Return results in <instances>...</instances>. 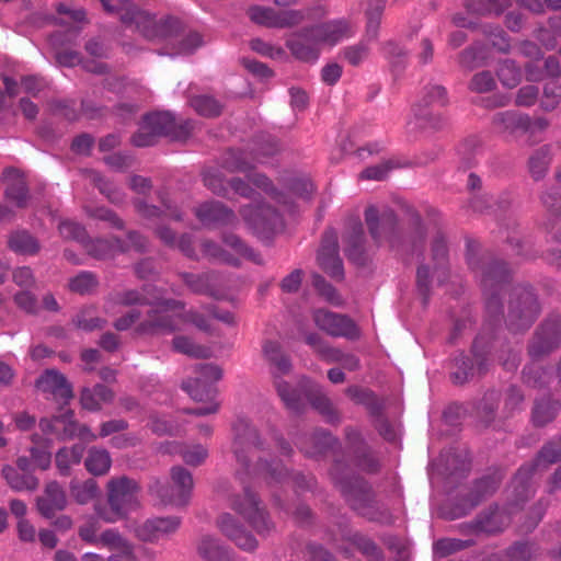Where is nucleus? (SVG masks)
Instances as JSON below:
<instances>
[{"label": "nucleus", "mask_w": 561, "mask_h": 561, "mask_svg": "<svg viewBox=\"0 0 561 561\" xmlns=\"http://www.w3.org/2000/svg\"><path fill=\"white\" fill-rule=\"evenodd\" d=\"M404 210L407 218L401 222L391 208L379 213L375 206H369L365 209V222L377 244L385 240L391 251L409 257L422 251L427 229L420 213L413 206L405 205Z\"/></svg>", "instance_id": "nucleus-1"}, {"label": "nucleus", "mask_w": 561, "mask_h": 561, "mask_svg": "<svg viewBox=\"0 0 561 561\" xmlns=\"http://www.w3.org/2000/svg\"><path fill=\"white\" fill-rule=\"evenodd\" d=\"M329 477L345 504L357 516L382 526L393 524L391 511L378 500L373 484L363 476L353 472L344 459H334Z\"/></svg>", "instance_id": "nucleus-2"}, {"label": "nucleus", "mask_w": 561, "mask_h": 561, "mask_svg": "<svg viewBox=\"0 0 561 561\" xmlns=\"http://www.w3.org/2000/svg\"><path fill=\"white\" fill-rule=\"evenodd\" d=\"M504 310L499 319L485 312V320L481 331L472 342L471 354L481 374L489 371L492 355L496 356L500 365L505 370L511 371L518 367L519 357L517 353L513 351L507 337L504 335L502 328Z\"/></svg>", "instance_id": "nucleus-3"}, {"label": "nucleus", "mask_w": 561, "mask_h": 561, "mask_svg": "<svg viewBox=\"0 0 561 561\" xmlns=\"http://www.w3.org/2000/svg\"><path fill=\"white\" fill-rule=\"evenodd\" d=\"M353 35L345 20H334L304 27L286 39V47L299 61L314 64L320 57L321 44L331 46Z\"/></svg>", "instance_id": "nucleus-4"}, {"label": "nucleus", "mask_w": 561, "mask_h": 561, "mask_svg": "<svg viewBox=\"0 0 561 561\" xmlns=\"http://www.w3.org/2000/svg\"><path fill=\"white\" fill-rule=\"evenodd\" d=\"M99 1L107 13H118L121 22L126 27L139 32L147 39L174 37L183 30L182 22L178 18L168 16L157 21L153 15L129 1H124L118 7L112 5L110 0Z\"/></svg>", "instance_id": "nucleus-5"}, {"label": "nucleus", "mask_w": 561, "mask_h": 561, "mask_svg": "<svg viewBox=\"0 0 561 561\" xmlns=\"http://www.w3.org/2000/svg\"><path fill=\"white\" fill-rule=\"evenodd\" d=\"M106 504H95L96 516L105 523L126 519L128 515L140 508L139 494L141 486L133 478L119 476L111 478L105 485Z\"/></svg>", "instance_id": "nucleus-6"}, {"label": "nucleus", "mask_w": 561, "mask_h": 561, "mask_svg": "<svg viewBox=\"0 0 561 561\" xmlns=\"http://www.w3.org/2000/svg\"><path fill=\"white\" fill-rule=\"evenodd\" d=\"M473 272L480 276L485 312L499 319L504 310L502 293L512 282V270L505 261L494 255H485L482 264Z\"/></svg>", "instance_id": "nucleus-7"}, {"label": "nucleus", "mask_w": 561, "mask_h": 561, "mask_svg": "<svg viewBox=\"0 0 561 561\" xmlns=\"http://www.w3.org/2000/svg\"><path fill=\"white\" fill-rule=\"evenodd\" d=\"M541 313L535 288L528 284L513 287L507 304L505 324L512 333L526 332Z\"/></svg>", "instance_id": "nucleus-8"}, {"label": "nucleus", "mask_w": 561, "mask_h": 561, "mask_svg": "<svg viewBox=\"0 0 561 561\" xmlns=\"http://www.w3.org/2000/svg\"><path fill=\"white\" fill-rule=\"evenodd\" d=\"M173 485H169L158 478H151L148 484L150 495L158 497L165 505L176 507L187 505L194 486L192 473L180 466L170 471Z\"/></svg>", "instance_id": "nucleus-9"}, {"label": "nucleus", "mask_w": 561, "mask_h": 561, "mask_svg": "<svg viewBox=\"0 0 561 561\" xmlns=\"http://www.w3.org/2000/svg\"><path fill=\"white\" fill-rule=\"evenodd\" d=\"M230 506L249 523L257 535L267 536L275 529L268 513L261 506L260 497L250 486L243 488L242 495H232Z\"/></svg>", "instance_id": "nucleus-10"}, {"label": "nucleus", "mask_w": 561, "mask_h": 561, "mask_svg": "<svg viewBox=\"0 0 561 561\" xmlns=\"http://www.w3.org/2000/svg\"><path fill=\"white\" fill-rule=\"evenodd\" d=\"M561 345V314L549 313L536 328L527 344V354L539 360Z\"/></svg>", "instance_id": "nucleus-11"}, {"label": "nucleus", "mask_w": 561, "mask_h": 561, "mask_svg": "<svg viewBox=\"0 0 561 561\" xmlns=\"http://www.w3.org/2000/svg\"><path fill=\"white\" fill-rule=\"evenodd\" d=\"M502 482V476L497 472L488 473L474 480L469 493L459 499L450 512L444 514L446 519H457L466 516L483 501L492 496Z\"/></svg>", "instance_id": "nucleus-12"}, {"label": "nucleus", "mask_w": 561, "mask_h": 561, "mask_svg": "<svg viewBox=\"0 0 561 561\" xmlns=\"http://www.w3.org/2000/svg\"><path fill=\"white\" fill-rule=\"evenodd\" d=\"M145 128L153 130L159 137H168L172 141H186L194 129L193 119L176 121L168 111L144 115Z\"/></svg>", "instance_id": "nucleus-13"}, {"label": "nucleus", "mask_w": 561, "mask_h": 561, "mask_svg": "<svg viewBox=\"0 0 561 561\" xmlns=\"http://www.w3.org/2000/svg\"><path fill=\"white\" fill-rule=\"evenodd\" d=\"M346 438V450L351 462L360 471L368 474H376L381 470V462L375 450L363 438L362 434L354 427L347 426L344 430Z\"/></svg>", "instance_id": "nucleus-14"}, {"label": "nucleus", "mask_w": 561, "mask_h": 561, "mask_svg": "<svg viewBox=\"0 0 561 561\" xmlns=\"http://www.w3.org/2000/svg\"><path fill=\"white\" fill-rule=\"evenodd\" d=\"M317 260L323 272L331 278L337 282L344 279V266L339 254L337 232L334 228L324 230Z\"/></svg>", "instance_id": "nucleus-15"}, {"label": "nucleus", "mask_w": 561, "mask_h": 561, "mask_svg": "<svg viewBox=\"0 0 561 561\" xmlns=\"http://www.w3.org/2000/svg\"><path fill=\"white\" fill-rule=\"evenodd\" d=\"M233 431L232 453L237 461L248 470L251 465V450L253 448L264 450V442L261 439L257 428L248 422L239 421L234 424Z\"/></svg>", "instance_id": "nucleus-16"}, {"label": "nucleus", "mask_w": 561, "mask_h": 561, "mask_svg": "<svg viewBox=\"0 0 561 561\" xmlns=\"http://www.w3.org/2000/svg\"><path fill=\"white\" fill-rule=\"evenodd\" d=\"M344 253L347 260L358 267H365L371 261L366 247V237L362 221L351 219L343 233Z\"/></svg>", "instance_id": "nucleus-17"}, {"label": "nucleus", "mask_w": 561, "mask_h": 561, "mask_svg": "<svg viewBox=\"0 0 561 561\" xmlns=\"http://www.w3.org/2000/svg\"><path fill=\"white\" fill-rule=\"evenodd\" d=\"M296 445L308 458L318 459L332 451L333 460L335 458L344 459L339 439L323 428L316 430L310 437L299 438Z\"/></svg>", "instance_id": "nucleus-18"}, {"label": "nucleus", "mask_w": 561, "mask_h": 561, "mask_svg": "<svg viewBox=\"0 0 561 561\" xmlns=\"http://www.w3.org/2000/svg\"><path fill=\"white\" fill-rule=\"evenodd\" d=\"M316 325L331 336H342L348 340L359 337V329L347 316L319 309L313 313Z\"/></svg>", "instance_id": "nucleus-19"}, {"label": "nucleus", "mask_w": 561, "mask_h": 561, "mask_svg": "<svg viewBox=\"0 0 561 561\" xmlns=\"http://www.w3.org/2000/svg\"><path fill=\"white\" fill-rule=\"evenodd\" d=\"M437 471L446 479H462L471 469V460L466 448L444 449L436 461Z\"/></svg>", "instance_id": "nucleus-20"}, {"label": "nucleus", "mask_w": 561, "mask_h": 561, "mask_svg": "<svg viewBox=\"0 0 561 561\" xmlns=\"http://www.w3.org/2000/svg\"><path fill=\"white\" fill-rule=\"evenodd\" d=\"M181 523L179 516L149 518L135 529V535L140 541L154 543L175 534Z\"/></svg>", "instance_id": "nucleus-21"}, {"label": "nucleus", "mask_w": 561, "mask_h": 561, "mask_svg": "<svg viewBox=\"0 0 561 561\" xmlns=\"http://www.w3.org/2000/svg\"><path fill=\"white\" fill-rule=\"evenodd\" d=\"M241 214L245 221L259 233H268L282 225L279 211L265 203H260L254 207H244Z\"/></svg>", "instance_id": "nucleus-22"}, {"label": "nucleus", "mask_w": 561, "mask_h": 561, "mask_svg": "<svg viewBox=\"0 0 561 561\" xmlns=\"http://www.w3.org/2000/svg\"><path fill=\"white\" fill-rule=\"evenodd\" d=\"M220 531L240 549L253 551L257 548V540L231 514H221L216 522Z\"/></svg>", "instance_id": "nucleus-23"}, {"label": "nucleus", "mask_w": 561, "mask_h": 561, "mask_svg": "<svg viewBox=\"0 0 561 561\" xmlns=\"http://www.w3.org/2000/svg\"><path fill=\"white\" fill-rule=\"evenodd\" d=\"M220 531L240 549L253 551L257 548V540L231 514H221L216 522Z\"/></svg>", "instance_id": "nucleus-24"}, {"label": "nucleus", "mask_w": 561, "mask_h": 561, "mask_svg": "<svg viewBox=\"0 0 561 561\" xmlns=\"http://www.w3.org/2000/svg\"><path fill=\"white\" fill-rule=\"evenodd\" d=\"M35 387L42 392L50 393L68 404L75 397L72 385L66 376L56 369H46L35 381Z\"/></svg>", "instance_id": "nucleus-25"}, {"label": "nucleus", "mask_w": 561, "mask_h": 561, "mask_svg": "<svg viewBox=\"0 0 561 561\" xmlns=\"http://www.w3.org/2000/svg\"><path fill=\"white\" fill-rule=\"evenodd\" d=\"M536 471L535 463H527L522 466L514 476L513 479V495L508 502V511L513 513L515 508L522 507L527 501H529L535 493L531 486V478Z\"/></svg>", "instance_id": "nucleus-26"}, {"label": "nucleus", "mask_w": 561, "mask_h": 561, "mask_svg": "<svg viewBox=\"0 0 561 561\" xmlns=\"http://www.w3.org/2000/svg\"><path fill=\"white\" fill-rule=\"evenodd\" d=\"M67 506L66 492L57 481L48 482L43 494L36 500L38 513L45 518H53L57 512Z\"/></svg>", "instance_id": "nucleus-27"}, {"label": "nucleus", "mask_w": 561, "mask_h": 561, "mask_svg": "<svg viewBox=\"0 0 561 561\" xmlns=\"http://www.w3.org/2000/svg\"><path fill=\"white\" fill-rule=\"evenodd\" d=\"M561 410V402L551 394L536 398L533 402L530 422L534 427L541 428L552 423Z\"/></svg>", "instance_id": "nucleus-28"}, {"label": "nucleus", "mask_w": 561, "mask_h": 561, "mask_svg": "<svg viewBox=\"0 0 561 561\" xmlns=\"http://www.w3.org/2000/svg\"><path fill=\"white\" fill-rule=\"evenodd\" d=\"M306 397L310 405L323 417L328 424L339 425L341 423V413L319 386L311 385L306 390Z\"/></svg>", "instance_id": "nucleus-29"}, {"label": "nucleus", "mask_w": 561, "mask_h": 561, "mask_svg": "<svg viewBox=\"0 0 561 561\" xmlns=\"http://www.w3.org/2000/svg\"><path fill=\"white\" fill-rule=\"evenodd\" d=\"M195 215L204 225H229L236 220L234 211L219 201L203 203Z\"/></svg>", "instance_id": "nucleus-30"}, {"label": "nucleus", "mask_w": 561, "mask_h": 561, "mask_svg": "<svg viewBox=\"0 0 561 561\" xmlns=\"http://www.w3.org/2000/svg\"><path fill=\"white\" fill-rule=\"evenodd\" d=\"M341 534L344 540H347L353 546H355L357 550L366 558H368L370 561H383L382 550L368 536L359 531H353L348 527L347 523L341 529Z\"/></svg>", "instance_id": "nucleus-31"}, {"label": "nucleus", "mask_w": 561, "mask_h": 561, "mask_svg": "<svg viewBox=\"0 0 561 561\" xmlns=\"http://www.w3.org/2000/svg\"><path fill=\"white\" fill-rule=\"evenodd\" d=\"M493 126L501 133L515 134L531 130V118L526 114L506 111L494 114Z\"/></svg>", "instance_id": "nucleus-32"}, {"label": "nucleus", "mask_w": 561, "mask_h": 561, "mask_svg": "<svg viewBox=\"0 0 561 561\" xmlns=\"http://www.w3.org/2000/svg\"><path fill=\"white\" fill-rule=\"evenodd\" d=\"M7 247L19 255H36L41 251L38 239L26 229H16L8 234Z\"/></svg>", "instance_id": "nucleus-33"}, {"label": "nucleus", "mask_w": 561, "mask_h": 561, "mask_svg": "<svg viewBox=\"0 0 561 561\" xmlns=\"http://www.w3.org/2000/svg\"><path fill=\"white\" fill-rule=\"evenodd\" d=\"M431 261L435 271H440L444 279L448 277L449 247L446 233L438 229L430 243Z\"/></svg>", "instance_id": "nucleus-34"}, {"label": "nucleus", "mask_w": 561, "mask_h": 561, "mask_svg": "<svg viewBox=\"0 0 561 561\" xmlns=\"http://www.w3.org/2000/svg\"><path fill=\"white\" fill-rule=\"evenodd\" d=\"M175 323L171 316L157 309H150L147 319L136 327V332L141 335H154L160 332H173Z\"/></svg>", "instance_id": "nucleus-35"}, {"label": "nucleus", "mask_w": 561, "mask_h": 561, "mask_svg": "<svg viewBox=\"0 0 561 561\" xmlns=\"http://www.w3.org/2000/svg\"><path fill=\"white\" fill-rule=\"evenodd\" d=\"M188 105L202 117L217 118L225 110V103L211 94L201 93L187 96Z\"/></svg>", "instance_id": "nucleus-36"}, {"label": "nucleus", "mask_w": 561, "mask_h": 561, "mask_svg": "<svg viewBox=\"0 0 561 561\" xmlns=\"http://www.w3.org/2000/svg\"><path fill=\"white\" fill-rule=\"evenodd\" d=\"M455 370L450 374V379L455 385H465L466 382L472 380L474 376H484L485 374H481L478 370V364L472 356V358L465 353H460L455 356L454 360Z\"/></svg>", "instance_id": "nucleus-37"}, {"label": "nucleus", "mask_w": 561, "mask_h": 561, "mask_svg": "<svg viewBox=\"0 0 561 561\" xmlns=\"http://www.w3.org/2000/svg\"><path fill=\"white\" fill-rule=\"evenodd\" d=\"M15 467L4 465L1 469V477L7 484L14 491H35L39 481L33 473H20Z\"/></svg>", "instance_id": "nucleus-38"}, {"label": "nucleus", "mask_w": 561, "mask_h": 561, "mask_svg": "<svg viewBox=\"0 0 561 561\" xmlns=\"http://www.w3.org/2000/svg\"><path fill=\"white\" fill-rule=\"evenodd\" d=\"M198 554L206 561H233L228 548L222 546L219 539L209 535L201 538L197 545Z\"/></svg>", "instance_id": "nucleus-39"}, {"label": "nucleus", "mask_w": 561, "mask_h": 561, "mask_svg": "<svg viewBox=\"0 0 561 561\" xmlns=\"http://www.w3.org/2000/svg\"><path fill=\"white\" fill-rule=\"evenodd\" d=\"M500 400V391L490 389L485 391L483 397L476 403V415L484 426H490L495 420Z\"/></svg>", "instance_id": "nucleus-40"}, {"label": "nucleus", "mask_w": 561, "mask_h": 561, "mask_svg": "<svg viewBox=\"0 0 561 561\" xmlns=\"http://www.w3.org/2000/svg\"><path fill=\"white\" fill-rule=\"evenodd\" d=\"M255 471L260 474L267 484H280L289 479L287 468L276 460H267L259 458L255 465Z\"/></svg>", "instance_id": "nucleus-41"}, {"label": "nucleus", "mask_w": 561, "mask_h": 561, "mask_svg": "<svg viewBox=\"0 0 561 561\" xmlns=\"http://www.w3.org/2000/svg\"><path fill=\"white\" fill-rule=\"evenodd\" d=\"M84 467L94 477L107 474L112 467L110 453L104 448L91 447L84 459Z\"/></svg>", "instance_id": "nucleus-42"}, {"label": "nucleus", "mask_w": 561, "mask_h": 561, "mask_svg": "<svg viewBox=\"0 0 561 561\" xmlns=\"http://www.w3.org/2000/svg\"><path fill=\"white\" fill-rule=\"evenodd\" d=\"M511 5V0H467L463 3L469 14L478 16L501 15Z\"/></svg>", "instance_id": "nucleus-43"}, {"label": "nucleus", "mask_w": 561, "mask_h": 561, "mask_svg": "<svg viewBox=\"0 0 561 561\" xmlns=\"http://www.w3.org/2000/svg\"><path fill=\"white\" fill-rule=\"evenodd\" d=\"M552 161L551 146L543 145L536 149L528 159V171L535 181L542 180Z\"/></svg>", "instance_id": "nucleus-44"}, {"label": "nucleus", "mask_w": 561, "mask_h": 561, "mask_svg": "<svg viewBox=\"0 0 561 561\" xmlns=\"http://www.w3.org/2000/svg\"><path fill=\"white\" fill-rule=\"evenodd\" d=\"M69 491L73 500L80 505L88 504L100 495L99 484L93 478H89L85 481L72 479L69 484Z\"/></svg>", "instance_id": "nucleus-45"}, {"label": "nucleus", "mask_w": 561, "mask_h": 561, "mask_svg": "<svg viewBox=\"0 0 561 561\" xmlns=\"http://www.w3.org/2000/svg\"><path fill=\"white\" fill-rule=\"evenodd\" d=\"M448 104V93L444 85L428 83L422 89L420 100L414 104L417 107H444Z\"/></svg>", "instance_id": "nucleus-46"}, {"label": "nucleus", "mask_w": 561, "mask_h": 561, "mask_svg": "<svg viewBox=\"0 0 561 561\" xmlns=\"http://www.w3.org/2000/svg\"><path fill=\"white\" fill-rule=\"evenodd\" d=\"M488 49L481 42H474L458 54V64L466 70H473L484 64Z\"/></svg>", "instance_id": "nucleus-47"}, {"label": "nucleus", "mask_w": 561, "mask_h": 561, "mask_svg": "<svg viewBox=\"0 0 561 561\" xmlns=\"http://www.w3.org/2000/svg\"><path fill=\"white\" fill-rule=\"evenodd\" d=\"M220 165L230 173H249L254 165L244 157V152L239 149L229 148L220 158Z\"/></svg>", "instance_id": "nucleus-48"}, {"label": "nucleus", "mask_w": 561, "mask_h": 561, "mask_svg": "<svg viewBox=\"0 0 561 561\" xmlns=\"http://www.w3.org/2000/svg\"><path fill=\"white\" fill-rule=\"evenodd\" d=\"M263 352L266 359L273 365L280 375H287L291 370V360L288 355L282 351L278 342L266 341L263 345Z\"/></svg>", "instance_id": "nucleus-49"}, {"label": "nucleus", "mask_w": 561, "mask_h": 561, "mask_svg": "<svg viewBox=\"0 0 561 561\" xmlns=\"http://www.w3.org/2000/svg\"><path fill=\"white\" fill-rule=\"evenodd\" d=\"M183 283L194 293L198 295H208L214 296L213 290V280L215 279V274L211 272L193 274L183 272L180 274Z\"/></svg>", "instance_id": "nucleus-50"}, {"label": "nucleus", "mask_w": 561, "mask_h": 561, "mask_svg": "<svg viewBox=\"0 0 561 561\" xmlns=\"http://www.w3.org/2000/svg\"><path fill=\"white\" fill-rule=\"evenodd\" d=\"M275 388L288 410L296 414H300L305 411L306 404L300 393L296 389H293L287 381L276 377Z\"/></svg>", "instance_id": "nucleus-51"}, {"label": "nucleus", "mask_w": 561, "mask_h": 561, "mask_svg": "<svg viewBox=\"0 0 561 561\" xmlns=\"http://www.w3.org/2000/svg\"><path fill=\"white\" fill-rule=\"evenodd\" d=\"M550 378L549 368L534 363L525 365L522 370L523 382L530 388L543 389L550 383Z\"/></svg>", "instance_id": "nucleus-52"}, {"label": "nucleus", "mask_w": 561, "mask_h": 561, "mask_svg": "<svg viewBox=\"0 0 561 561\" xmlns=\"http://www.w3.org/2000/svg\"><path fill=\"white\" fill-rule=\"evenodd\" d=\"M182 389L185 390L193 400L198 402L213 400L217 393L215 386L203 378H193L184 381Z\"/></svg>", "instance_id": "nucleus-53"}, {"label": "nucleus", "mask_w": 561, "mask_h": 561, "mask_svg": "<svg viewBox=\"0 0 561 561\" xmlns=\"http://www.w3.org/2000/svg\"><path fill=\"white\" fill-rule=\"evenodd\" d=\"M386 2L383 0H369L366 10V37L369 41H375L378 37L379 27L381 23L382 13L385 11Z\"/></svg>", "instance_id": "nucleus-54"}, {"label": "nucleus", "mask_w": 561, "mask_h": 561, "mask_svg": "<svg viewBox=\"0 0 561 561\" xmlns=\"http://www.w3.org/2000/svg\"><path fill=\"white\" fill-rule=\"evenodd\" d=\"M280 146L278 140L267 134H260L253 137L251 153L254 159L273 157L278 153Z\"/></svg>", "instance_id": "nucleus-55"}, {"label": "nucleus", "mask_w": 561, "mask_h": 561, "mask_svg": "<svg viewBox=\"0 0 561 561\" xmlns=\"http://www.w3.org/2000/svg\"><path fill=\"white\" fill-rule=\"evenodd\" d=\"M413 114L420 127L425 129L440 130L446 125L443 115L436 111V107L413 106Z\"/></svg>", "instance_id": "nucleus-56"}, {"label": "nucleus", "mask_w": 561, "mask_h": 561, "mask_svg": "<svg viewBox=\"0 0 561 561\" xmlns=\"http://www.w3.org/2000/svg\"><path fill=\"white\" fill-rule=\"evenodd\" d=\"M496 76L500 82L508 89H513L522 81V70L512 59H504L499 62Z\"/></svg>", "instance_id": "nucleus-57"}, {"label": "nucleus", "mask_w": 561, "mask_h": 561, "mask_svg": "<svg viewBox=\"0 0 561 561\" xmlns=\"http://www.w3.org/2000/svg\"><path fill=\"white\" fill-rule=\"evenodd\" d=\"M68 287L72 293L90 295L99 287V279L93 272L82 271L69 279Z\"/></svg>", "instance_id": "nucleus-58"}, {"label": "nucleus", "mask_w": 561, "mask_h": 561, "mask_svg": "<svg viewBox=\"0 0 561 561\" xmlns=\"http://www.w3.org/2000/svg\"><path fill=\"white\" fill-rule=\"evenodd\" d=\"M249 19L261 26L278 28V12L268 7L251 5L248 11Z\"/></svg>", "instance_id": "nucleus-59"}, {"label": "nucleus", "mask_w": 561, "mask_h": 561, "mask_svg": "<svg viewBox=\"0 0 561 561\" xmlns=\"http://www.w3.org/2000/svg\"><path fill=\"white\" fill-rule=\"evenodd\" d=\"M172 345L174 351L194 358H207L210 354L208 347L198 345L184 335L175 336L172 340Z\"/></svg>", "instance_id": "nucleus-60"}, {"label": "nucleus", "mask_w": 561, "mask_h": 561, "mask_svg": "<svg viewBox=\"0 0 561 561\" xmlns=\"http://www.w3.org/2000/svg\"><path fill=\"white\" fill-rule=\"evenodd\" d=\"M460 168L469 170L479 163L481 146L476 138L466 139L460 146Z\"/></svg>", "instance_id": "nucleus-61"}, {"label": "nucleus", "mask_w": 561, "mask_h": 561, "mask_svg": "<svg viewBox=\"0 0 561 561\" xmlns=\"http://www.w3.org/2000/svg\"><path fill=\"white\" fill-rule=\"evenodd\" d=\"M499 506L490 505L477 518L467 525L472 533H493L495 530L494 519L497 515Z\"/></svg>", "instance_id": "nucleus-62"}, {"label": "nucleus", "mask_w": 561, "mask_h": 561, "mask_svg": "<svg viewBox=\"0 0 561 561\" xmlns=\"http://www.w3.org/2000/svg\"><path fill=\"white\" fill-rule=\"evenodd\" d=\"M92 181L99 191L114 205H121L125 202V194L111 181L94 172Z\"/></svg>", "instance_id": "nucleus-63"}, {"label": "nucleus", "mask_w": 561, "mask_h": 561, "mask_svg": "<svg viewBox=\"0 0 561 561\" xmlns=\"http://www.w3.org/2000/svg\"><path fill=\"white\" fill-rule=\"evenodd\" d=\"M561 461V435L558 439L546 443L537 454L536 467L538 465H552Z\"/></svg>", "instance_id": "nucleus-64"}]
</instances>
